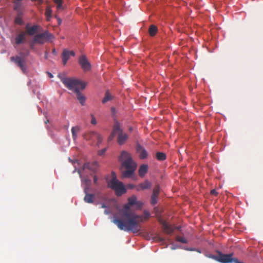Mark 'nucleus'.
<instances>
[{"instance_id": "nucleus-7", "label": "nucleus", "mask_w": 263, "mask_h": 263, "mask_svg": "<svg viewBox=\"0 0 263 263\" xmlns=\"http://www.w3.org/2000/svg\"><path fill=\"white\" fill-rule=\"evenodd\" d=\"M118 138H117V142L120 145L123 144L128 139V135L123 132L122 129L120 127V125L119 124V130H118L117 134Z\"/></svg>"}, {"instance_id": "nucleus-15", "label": "nucleus", "mask_w": 263, "mask_h": 263, "mask_svg": "<svg viewBox=\"0 0 263 263\" xmlns=\"http://www.w3.org/2000/svg\"><path fill=\"white\" fill-rule=\"evenodd\" d=\"M151 186V182L148 180H145L144 182L140 183L138 186H135L136 190L140 191L145 189H149Z\"/></svg>"}, {"instance_id": "nucleus-42", "label": "nucleus", "mask_w": 263, "mask_h": 263, "mask_svg": "<svg viewBox=\"0 0 263 263\" xmlns=\"http://www.w3.org/2000/svg\"><path fill=\"white\" fill-rule=\"evenodd\" d=\"M33 2L37 1L40 4L43 3V0H31Z\"/></svg>"}, {"instance_id": "nucleus-33", "label": "nucleus", "mask_w": 263, "mask_h": 263, "mask_svg": "<svg viewBox=\"0 0 263 263\" xmlns=\"http://www.w3.org/2000/svg\"><path fill=\"white\" fill-rule=\"evenodd\" d=\"M157 198H158V197H157V196H155L154 195H152L151 202L152 205H154L157 203Z\"/></svg>"}, {"instance_id": "nucleus-19", "label": "nucleus", "mask_w": 263, "mask_h": 263, "mask_svg": "<svg viewBox=\"0 0 263 263\" xmlns=\"http://www.w3.org/2000/svg\"><path fill=\"white\" fill-rule=\"evenodd\" d=\"M148 171V165L147 164L141 165L138 170L139 175L140 177H143Z\"/></svg>"}, {"instance_id": "nucleus-10", "label": "nucleus", "mask_w": 263, "mask_h": 263, "mask_svg": "<svg viewBox=\"0 0 263 263\" xmlns=\"http://www.w3.org/2000/svg\"><path fill=\"white\" fill-rule=\"evenodd\" d=\"M75 53L73 51H69L67 49H64L62 53V59L63 64L65 65L69 60L70 56L74 57Z\"/></svg>"}, {"instance_id": "nucleus-36", "label": "nucleus", "mask_w": 263, "mask_h": 263, "mask_svg": "<svg viewBox=\"0 0 263 263\" xmlns=\"http://www.w3.org/2000/svg\"><path fill=\"white\" fill-rule=\"evenodd\" d=\"M91 123L93 125H96L97 124V121L96 120L95 117H94V116L92 114L91 115Z\"/></svg>"}, {"instance_id": "nucleus-25", "label": "nucleus", "mask_w": 263, "mask_h": 263, "mask_svg": "<svg viewBox=\"0 0 263 263\" xmlns=\"http://www.w3.org/2000/svg\"><path fill=\"white\" fill-rule=\"evenodd\" d=\"M52 11L50 6H47L45 11V16L46 17L47 21H50L51 17Z\"/></svg>"}, {"instance_id": "nucleus-47", "label": "nucleus", "mask_w": 263, "mask_h": 263, "mask_svg": "<svg viewBox=\"0 0 263 263\" xmlns=\"http://www.w3.org/2000/svg\"><path fill=\"white\" fill-rule=\"evenodd\" d=\"M49 122V120H47L46 121H45V123L47 124V123H48Z\"/></svg>"}, {"instance_id": "nucleus-9", "label": "nucleus", "mask_w": 263, "mask_h": 263, "mask_svg": "<svg viewBox=\"0 0 263 263\" xmlns=\"http://www.w3.org/2000/svg\"><path fill=\"white\" fill-rule=\"evenodd\" d=\"M79 64L84 71H88L90 69L91 65L85 56L82 55L79 58Z\"/></svg>"}, {"instance_id": "nucleus-30", "label": "nucleus", "mask_w": 263, "mask_h": 263, "mask_svg": "<svg viewBox=\"0 0 263 263\" xmlns=\"http://www.w3.org/2000/svg\"><path fill=\"white\" fill-rule=\"evenodd\" d=\"M54 2L57 4V8L58 10L63 9L62 0H54Z\"/></svg>"}, {"instance_id": "nucleus-16", "label": "nucleus", "mask_w": 263, "mask_h": 263, "mask_svg": "<svg viewBox=\"0 0 263 263\" xmlns=\"http://www.w3.org/2000/svg\"><path fill=\"white\" fill-rule=\"evenodd\" d=\"M128 203L131 205H136L139 208H140L142 205L141 202L137 201V197L135 195H133L128 198Z\"/></svg>"}, {"instance_id": "nucleus-11", "label": "nucleus", "mask_w": 263, "mask_h": 263, "mask_svg": "<svg viewBox=\"0 0 263 263\" xmlns=\"http://www.w3.org/2000/svg\"><path fill=\"white\" fill-rule=\"evenodd\" d=\"M160 223L162 225V228L164 232L167 234H171L174 231V227L169 225L164 220H160Z\"/></svg>"}, {"instance_id": "nucleus-12", "label": "nucleus", "mask_w": 263, "mask_h": 263, "mask_svg": "<svg viewBox=\"0 0 263 263\" xmlns=\"http://www.w3.org/2000/svg\"><path fill=\"white\" fill-rule=\"evenodd\" d=\"M119 130V123L117 121H116L112 127V131L108 138V141H110L114 139L115 136L117 134V132Z\"/></svg>"}, {"instance_id": "nucleus-21", "label": "nucleus", "mask_w": 263, "mask_h": 263, "mask_svg": "<svg viewBox=\"0 0 263 263\" xmlns=\"http://www.w3.org/2000/svg\"><path fill=\"white\" fill-rule=\"evenodd\" d=\"M98 166V163L97 162H93L92 163H85L84 164V168H88L92 171H95Z\"/></svg>"}, {"instance_id": "nucleus-13", "label": "nucleus", "mask_w": 263, "mask_h": 263, "mask_svg": "<svg viewBox=\"0 0 263 263\" xmlns=\"http://www.w3.org/2000/svg\"><path fill=\"white\" fill-rule=\"evenodd\" d=\"M26 40V32H21L16 36L15 42L16 44L20 45L25 43Z\"/></svg>"}, {"instance_id": "nucleus-3", "label": "nucleus", "mask_w": 263, "mask_h": 263, "mask_svg": "<svg viewBox=\"0 0 263 263\" xmlns=\"http://www.w3.org/2000/svg\"><path fill=\"white\" fill-rule=\"evenodd\" d=\"M58 77L69 90L75 93L84 89L86 85L85 83L82 82L80 80L66 78L61 74H59Z\"/></svg>"}, {"instance_id": "nucleus-46", "label": "nucleus", "mask_w": 263, "mask_h": 263, "mask_svg": "<svg viewBox=\"0 0 263 263\" xmlns=\"http://www.w3.org/2000/svg\"><path fill=\"white\" fill-rule=\"evenodd\" d=\"M135 186V185H130V188H131V189L134 188Z\"/></svg>"}, {"instance_id": "nucleus-2", "label": "nucleus", "mask_w": 263, "mask_h": 263, "mask_svg": "<svg viewBox=\"0 0 263 263\" xmlns=\"http://www.w3.org/2000/svg\"><path fill=\"white\" fill-rule=\"evenodd\" d=\"M119 160L122 162V165L126 168V170L122 173L123 177H130L134 174L137 167V165L133 161L130 154L126 151H123L121 154Z\"/></svg>"}, {"instance_id": "nucleus-39", "label": "nucleus", "mask_w": 263, "mask_h": 263, "mask_svg": "<svg viewBox=\"0 0 263 263\" xmlns=\"http://www.w3.org/2000/svg\"><path fill=\"white\" fill-rule=\"evenodd\" d=\"M55 17L57 18L58 25H60L61 24V23H62V20L60 18H59V17H58L57 16H55Z\"/></svg>"}, {"instance_id": "nucleus-38", "label": "nucleus", "mask_w": 263, "mask_h": 263, "mask_svg": "<svg viewBox=\"0 0 263 263\" xmlns=\"http://www.w3.org/2000/svg\"><path fill=\"white\" fill-rule=\"evenodd\" d=\"M211 194L217 195L218 194V193L216 192L215 190H212L211 191Z\"/></svg>"}, {"instance_id": "nucleus-34", "label": "nucleus", "mask_w": 263, "mask_h": 263, "mask_svg": "<svg viewBox=\"0 0 263 263\" xmlns=\"http://www.w3.org/2000/svg\"><path fill=\"white\" fill-rule=\"evenodd\" d=\"M82 182H85L87 186L86 188L88 189V188L90 186V183H91V180L89 179L85 178V179L82 180Z\"/></svg>"}, {"instance_id": "nucleus-44", "label": "nucleus", "mask_w": 263, "mask_h": 263, "mask_svg": "<svg viewBox=\"0 0 263 263\" xmlns=\"http://www.w3.org/2000/svg\"><path fill=\"white\" fill-rule=\"evenodd\" d=\"M48 76L49 78H53V75L51 73L48 72Z\"/></svg>"}, {"instance_id": "nucleus-22", "label": "nucleus", "mask_w": 263, "mask_h": 263, "mask_svg": "<svg viewBox=\"0 0 263 263\" xmlns=\"http://www.w3.org/2000/svg\"><path fill=\"white\" fill-rule=\"evenodd\" d=\"M76 93L77 95V98L79 100V102L82 106L84 105L86 97L80 92V91L76 92Z\"/></svg>"}, {"instance_id": "nucleus-41", "label": "nucleus", "mask_w": 263, "mask_h": 263, "mask_svg": "<svg viewBox=\"0 0 263 263\" xmlns=\"http://www.w3.org/2000/svg\"><path fill=\"white\" fill-rule=\"evenodd\" d=\"M36 43H33V40L31 42L30 44V48L32 49L33 48L34 44Z\"/></svg>"}, {"instance_id": "nucleus-35", "label": "nucleus", "mask_w": 263, "mask_h": 263, "mask_svg": "<svg viewBox=\"0 0 263 263\" xmlns=\"http://www.w3.org/2000/svg\"><path fill=\"white\" fill-rule=\"evenodd\" d=\"M106 150H107L106 148H104L103 149H102L101 150H100V151H98V155L99 156H103V155H104V154L106 152Z\"/></svg>"}, {"instance_id": "nucleus-28", "label": "nucleus", "mask_w": 263, "mask_h": 263, "mask_svg": "<svg viewBox=\"0 0 263 263\" xmlns=\"http://www.w3.org/2000/svg\"><path fill=\"white\" fill-rule=\"evenodd\" d=\"M112 97L110 95V94L109 93V91H106V92L105 93V97L103 99L102 102L103 103H105L107 102L112 100Z\"/></svg>"}, {"instance_id": "nucleus-24", "label": "nucleus", "mask_w": 263, "mask_h": 263, "mask_svg": "<svg viewBox=\"0 0 263 263\" xmlns=\"http://www.w3.org/2000/svg\"><path fill=\"white\" fill-rule=\"evenodd\" d=\"M158 29L157 27L154 25H152L149 26L148 29V33L152 36H155L157 33Z\"/></svg>"}, {"instance_id": "nucleus-18", "label": "nucleus", "mask_w": 263, "mask_h": 263, "mask_svg": "<svg viewBox=\"0 0 263 263\" xmlns=\"http://www.w3.org/2000/svg\"><path fill=\"white\" fill-rule=\"evenodd\" d=\"M38 29V26L33 25L31 27H29L28 25L26 26V33L29 35H33L35 34Z\"/></svg>"}, {"instance_id": "nucleus-43", "label": "nucleus", "mask_w": 263, "mask_h": 263, "mask_svg": "<svg viewBox=\"0 0 263 263\" xmlns=\"http://www.w3.org/2000/svg\"><path fill=\"white\" fill-rule=\"evenodd\" d=\"M101 208H107V206L104 204V203H102L101 204Z\"/></svg>"}, {"instance_id": "nucleus-23", "label": "nucleus", "mask_w": 263, "mask_h": 263, "mask_svg": "<svg viewBox=\"0 0 263 263\" xmlns=\"http://www.w3.org/2000/svg\"><path fill=\"white\" fill-rule=\"evenodd\" d=\"M139 216H141L142 217V221L141 220H137L138 224H140V222H142L144 221L147 220L149 219L150 217V213L148 211L144 210L143 211V216L142 215H139Z\"/></svg>"}, {"instance_id": "nucleus-4", "label": "nucleus", "mask_w": 263, "mask_h": 263, "mask_svg": "<svg viewBox=\"0 0 263 263\" xmlns=\"http://www.w3.org/2000/svg\"><path fill=\"white\" fill-rule=\"evenodd\" d=\"M108 185L115 191L118 196H121L126 192V189L122 182L118 181L115 177L108 182Z\"/></svg>"}, {"instance_id": "nucleus-6", "label": "nucleus", "mask_w": 263, "mask_h": 263, "mask_svg": "<svg viewBox=\"0 0 263 263\" xmlns=\"http://www.w3.org/2000/svg\"><path fill=\"white\" fill-rule=\"evenodd\" d=\"M10 60L20 67L24 73L27 72L26 62L24 57H21L18 55L13 56L10 58Z\"/></svg>"}, {"instance_id": "nucleus-29", "label": "nucleus", "mask_w": 263, "mask_h": 263, "mask_svg": "<svg viewBox=\"0 0 263 263\" xmlns=\"http://www.w3.org/2000/svg\"><path fill=\"white\" fill-rule=\"evenodd\" d=\"M22 13H18L17 17L15 18V23L18 25H22L23 21L21 17Z\"/></svg>"}, {"instance_id": "nucleus-1", "label": "nucleus", "mask_w": 263, "mask_h": 263, "mask_svg": "<svg viewBox=\"0 0 263 263\" xmlns=\"http://www.w3.org/2000/svg\"><path fill=\"white\" fill-rule=\"evenodd\" d=\"M131 206L128 203L125 204L121 211L124 218L121 219L115 216L112 222L121 230L138 233L141 230V226L140 224H138L137 220L142 221V217L134 212H130Z\"/></svg>"}, {"instance_id": "nucleus-8", "label": "nucleus", "mask_w": 263, "mask_h": 263, "mask_svg": "<svg viewBox=\"0 0 263 263\" xmlns=\"http://www.w3.org/2000/svg\"><path fill=\"white\" fill-rule=\"evenodd\" d=\"M86 138L87 139H92L93 140L95 138H96L97 140V145L98 146L99 145L100 143H101L103 138L101 135L98 134L97 132L92 131L89 132L86 135Z\"/></svg>"}, {"instance_id": "nucleus-31", "label": "nucleus", "mask_w": 263, "mask_h": 263, "mask_svg": "<svg viewBox=\"0 0 263 263\" xmlns=\"http://www.w3.org/2000/svg\"><path fill=\"white\" fill-rule=\"evenodd\" d=\"M159 192H160V188H159V186H157L154 189L152 195H154L155 196L158 197L159 195Z\"/></svg>"}, {"instance_id": "nucleus-37", "label": "nucleus", "mask_w": 263, "mask_h": 263, "mask_svg": "<svg viewBox=\"0 0 263 263\" xmlns=\"http://www.w3.org/2000/svg\"><path fill=\"white\" fill-rule=\"evenodd\" d=\"M111 212V211L110 209H106L105 211H104V214H106V215H108L109 214H110Z\"/></svg>"}, {"instance_id": "nucleus-5", "label": "nucleus", "mask_w": 263, "mask_h": 263, "mask_svg": "<svg viewBox=\"0 0 263 263\" xmlns=\"http://www.w3.org/2000/svg\"><path fill=\"white\" fill-rule=\"evenodd\" d=\"M53 38V36L48 31L35 35L33 37V43L43 44Z\"/></svg>"}, {"instance_id": "nucleus-27", "label": "nucleus", "mask_w": 263, "mask_h": 263, "mask_svg": "<svg viewBox=\"0 0 263 263\" xmlns=\"http://www.w3.org/2000/svg\"><path fill=\"white\" fill-rule=\"evenodd\" d=\"M13 3H14V9L17 11V13H22L20 11V8L21 6V1H17L15 0H13Z\"/></svg>"}, {"instance_id": "nucleus-32", "label": "nucleus", "mask_w": 263, "mask_h": 263, "mask_svg": "<svg viewBox=\"0 0 263 263\" xmlns=\"http://www.w3.org/2000/svg\"><path fill=\"white\" fill-rule=\"evenodd\" d=\"M176 240L180 242L181 243H187V240L186 239L183 237H180L179 236H177L176 238Z\"/></svg>"}, {"instance_id": "nucleus-45", "label": "nucleus", "mask_w": 263, "mask_h": 263, "mask_svg": "<svg viewBox=\"0 0 263 263\" xmlns=\"http://www.w3.org/2000/svg\"><path fill=\"white\" fill-rule=\"evenodd\" d=\"M174 230H175V229H177V230H180V227H179V226H178V227H174Z\"/></svg>"}, {"instance_id": "nucleus-40", "label": "nucleus", "mask_w": 263, "mask_h": 263, "mask_svg": "<svg viewBox=\"0 0 263 263\" xmlns=\"http://www.w3.org/2000/svg\"><path fill=\"white\" fill-rule=\"evenodd\" d=\"M97 181H98V178L96 176H94L93 177V182L95 184H97Z\"/></svg>"}, {"instance_id": "nucleus-14", "label": "nucleus", "mask_w": 263, "mask_h": 263, "mask_svg": "<svg viewBox=\"0 0 263 263\" xmlns=\"http://www.w3.org/2000/svg\"><path fill=\"white\" fill-rule=\"evenodd\" d=\"M88 190L87 188H85L84 193L85 194V196L84 198V200L85 202L88 203H92L93 202V199L95 195L92 194H88Z\"/></svg>"}, {"instance_id": "nucleus-26", "label": "nucleus", "mask_w": 263, "mask_h": 263, "mask_svg": "<svg viewBox=\"0 0 263 263\" xmlns=\"http://www.w3.org/2000/svg\"><path fill=\"white\" fill-rule=\"evenodd\" d=\"M156 157L157 159L159 161H164L166 158L165 154L162 152H157Z\"/></svg>"}, {"instance_id": "nucleus-20", "label": "nucleus", "mask_w": 263, "mask_h": 263, "mask_svg": "<svg viewBox=\"0 0 263 263\" xmlns=\"http://www.w3.org/2000/svg\"><path fill=\"white\" fill-rule=\"evenodd\" d=\"M71 133L73 141H76L78 138V134L80 132V127L79 126H73L71 128Z\"/></svg>"}, {"instance_id": "nucleus-17", "label": "nucleus", "mask_w": 263, "mask_h": 263, "mask_svg": "<svg viewBox=\"0 0 263 263\" xmlns=\"http://www.w3.org/2000/svg\"><path fill=\"white\" fill-rule=\"evenodd\" d=\"M137 151L139 153V158L141 159H144L147 158V153L142 146L138 145L137 146Z\"/></svg>"}]
</instances>
